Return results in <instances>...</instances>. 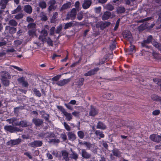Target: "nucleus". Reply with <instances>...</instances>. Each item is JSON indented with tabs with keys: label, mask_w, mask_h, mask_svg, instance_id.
<instances>
[{
	"label": "nucleus",
	"mask_w": 161,
	"mask_h": 161,
	"mask_svg": "<svg viewBox=\"0 0 161 161\" xmlns=\"http://www.w3.org/2000/svg\"><path fill=\"white\" fill-rule=\"evenodd\" d=\"M32 90L36 96L39 97L42 96V94L40 91L38 90L36 88H34Z\"/></svg>",
	"instance_id": "obj_36"
},
{
	"label": "nucleus",
	"mask_w": 161,
	"mask_h": 161,
	"mask_svg": "<svg viewBox=\"0 0 161 161\" xmlns=\"http://www.w3.org/2000/svg\"><path fill=\"white\" fill-rule=\"evenodd\" d=\"M36 25L35 23H29L27 26V28L28 30H35Z\"/></svg>",
	"instance_id": "obj_34"
},
{
	"label": "nucleus",
	"mask_w": 161,
	"mask_h": 161,
	"mask_svg": "<svg viewBox=\"0 0 161 161\" xmlns=\"http://www.w3.org/2000/svg\"><path fill=\"white\" fill-rule=\"evenodd\" d=\"M89 114L90 116H94L97 114V111L95 108L91 106Z\"/></svg>",
	"instance_id": "obj_21"
},
{
	"label": "nucleus",
	"mask_w": 161,
	"mask_h": 161,
	"mask_svg": "<svg viewBox=\"0 0 161 161\" xmlns=\"http://www.w3.org/2000/svg\"><path fill=\"white\" fill-rule=\"evenodd\" d=\"M81 155L83 158L86 159L90 158L92 155L88 153L85 149L81 150Z\"/></svg>",
	"instance_id": "obj_13"
},
{
	"label": "nucleus",
	"mask_w": 161,
	"mask_h": 161,
	"mask_svg": "<svg viewBox=\"0 0 161 161\" xmlns=\"http://www.w3.org/2000/svg\"><path fill=\"white\" fill-rule=\"evenodd\" d=\"M71 5L70 2H68L63 4L61 8L60 11H61L69 8Z\"/></svg>",
	"instance_id": "obj_24"
},
{
	"label": "nucleus",
	"mask_w": 161,
	"mask_h": 161,
	"mask_svg": "<svg viewBox=\"0 0 161 161\" xmlns=\"http://www.w3.org/2000/svg\"><path fill=\"white\" fill-rule=\"evenodd\" d=\"M1 79H10L11 76L8 72L3 71L1 72Z\"/></svg>",
	"instance_id": "obj_18"
},
{
	"label": "nucleus",
	"mask_w": 161,
	"mask_h": 161,
	"mask_svg": "<svg viewBox=\"0 0 161 161\" xmlns=\"http://www.w3.org/2000/svg\"><path fill=\"white\" fill-rule=\"evenodd\" d=\"M5 30L6 31H8L9 33L11 34L15 33L17 31L16 28L14 27L8 25L6 26Z\"/></svg>",
	"instance_id": "obj_14"
},
{
	"label": "nucleus",
	"mask_w": 161,
	"mask_h": 161,
	"mask_svg": "<svg viewBox=\"0 0 161 161\" xmlns=\"http://www.w3.org/2000/svg\"><path fill=\"white\" fill-rule=\"evenodd\" d=\"M40 16L41 18V20L42 21H46L48 19L46 14L43 12H42L41 13Z\"/></svg>",
	"instance_id": "obj_33"
},
{
	"label": "nucleus",
	"mask_w": 161,
	"mask_h": 161,
	"mask_svg": "<svg viewBox=\"0 0 161 161\" xmlns=\"http://www.w3.org/2000/svg\"><path fill=\"white\" fill-rule=\"evenodd\" d=\"M158 18L157 20V22L159 24L161 22V11L158 14Z\"/></svg>",
	"instance_id": "obj_62"
},
{
	"label": "nucleus",
	"mask_w": 161,
	"mask_h": 161,
	"mask_svg": "<svg viewBox=\"0 0 161 161\" xmlns=\"http://www.w3.org/2000/svg\"><path fill=\"white\" fill-rule=\"evenodd\" d=\"M35 30H29L28 34L30 36H33L35 34Z\"/></svg>",
	"instance_id": "obj_46"
},
{
	"label": "nucleus",
	"mask_w": 161,
	"mask_h": 161,
	"mask_svg": "<svg viewBox=\"0 0 161 161\" xmlns=\"http://www.w3.org/2000/svg\"><path fill=\"white\" fill-rule=\"evenodd\" d=\"M64 125L65 129L68 131H69L71 130V128L65 122L64 123Z\"/></svg>",
	"instance_id": "obj_52"
},
{
	"label": "nucleus",
	"mask_w": 161,
	"mask_h": 161,
	"mask_svg": "<svg viewBox=\"0 0 161 161\" xmlns=\"http://www.w3.org/2000/svg\"><path fill=\"white\" fill-rule=\"evenodd\" d=\"M62 29V25L61 24L58 26L57 29L55 31V33L57 34H59Z\"/></svg>",
	"instance_id": "obj_48"
},
{
	"label": "nucleus",
	"mask_w": 161,
	"mask_h": 161,
	"mask_svg": "<svg viewBox=\"0 0 161 161\" xmlns=\"http://www.w3.org/2000/svg\"><path fill=\"white\" fill-rule=\"evenodd\" d=\"M61 137L62 138L64 141H65L67 139V136L64 133L62 134L61 135Z\"/></svg>",
	"instance_id": "obj_61"
},
{
	"label": "nucleus",
	"mask_w": 161,
	"mask_h": 161,
	"mask_svg": "<svg viewBox=\"0 0 161 161\" xmlns=\"http://www.w3.org/2000/svg\"><path fill=\"white\" fill-rule=\"evenodd\" d=\"M46 135V133L42 132L39 134L38 135V136L40 138H43L45 137Z\"/></svg>",
	"instance_id": "obj_60"
},
{
	"label": "nucleus",
	"mask_w": 161,
	"mask_h": 161,
	"mask_svg": "<svg viewBox=\"0 0 161 161\" xmlns=\"http://www.w3.org/2000/svg\"><path fill=\"white\" fill-rule=\"evenodd\" d=\"M112 151L114 156L119 158L121 157V152L118 149H114Z\"/></svg>",
	"instance_id": "obj_25"
},
{
	"label": "nucleus",
	"mask_w": 161,
	"mask_h": 161,
	"mask_svg": "<svg viewBox=\"0 0 161 161\" xmlns=\"http://www.w3.org/2000/svg\"><path fill=\"white\" fill-rule=\"evenodd\" d=\"M23 10L26 13L30 14L32 12V9L31 6L29 5H26L24 6Z\"/></svg>",
	"instance_id": "obj_16"
},
{
	"label": "nucleus",
	"mask_w": 161,
	"mask_h": 161,
	"mask_svg": "<svg viewBox=\"0 0 161 161\" xmlns=\"http://www.w3.org/2000/svg\"><path fill=\"white\" fill-rule=\"evenodd\" d=\"M41 33L44 36H46L48 34L47 31L45 30H42L41 31Z\"/></svg>",
	"instance_id": "obj_63"
},
{
	"label": "nucleus",
	"mask_w": 161,
	"mask_h": 161,
	"mask_svg": "<svg viewBox=\"0 0 161 161\" xmlns=\"http://www.w3.org/2000/svg\"><path fill=\"white\" fill-rule=\"evenodd\" d=\"M26 21L29 23H31L34 21V20L32 18L28 17L26 18Z\"/></svg>",
	"instance_id": "obj_64"
},
{
	"label": "nucleus",
	"mask_w": 161,
	"mask_h": 161,
	"mask_svg": "<svg viewBox=\"0 0 161 161\" xmlns=\"http://www.w3.org/2000/svg\"><path fill=\"white\" fill-rule=\"evenodd\" d=\"M32 122L36 127H39L41 126L43 124L42 119L37 117L34 118L32 119Z\"/></svg>",
	"instance_id": "obj_6"
},
{
	"label": "nucleus",
	"mask_w": 161,
	"mask_h": 161,
	"mask_svg": "<svg viewBox=\"0 0 161 161\" xmlns=\"http://www.w3.org/2000/svg\"><path fill=\"white\" fill-rule=\"evenodd\" d=\"M57 108L59 109L63 114H64L65 111V109L62 106H57Z\"/></svg>",
	"instance_id": "obj_57"
},
{
	"label": "nucleus",
	"mask_w": 161,
	"mask_h": 161,
	"mask_svg": "<svg viewBox=\"0 0 161 161\" xmlns=\"http://www.w3.org/2000/svg\"><path fill=\"white\" fill-rule=\"evenodd\" d=\"M125 11V8L123 6H119L116 8V12L117 14H122Z\"/></svg>",
	"instance_id": "obj_32"
},
{
	"label": "nucleus",
	"mask_w": 161,
	"mask_h": 161,
	"mask_svg": "<svg viewBox=\"0 0 161 161\" xmlns=\"http://www.w3.org/2000/svg\"><path fill=\"white\" fill-rule=\"evenodd\" d=\"M104 8L109 11H111L114 9V6L111 4L108 3L103 6Z\"/></svg>",
	"instance_id": "obj_31"
},
{
	"label": "nucleus",
	"mask_w": 161,
	"mask_h": 161,
	"mask_svg": "<svg viewBox=\"0 0 161 161\" xmlns=\"http://www.w3.org/2000/svg\"><path fill=\"white\" fill-rule=\"evenodd\" d=\"M47 43L49 46H53V42L49 37L47 38Z\"/></svg>",
	"instance_id": "obj_49"
},
{
	"label": "nucleus",
	"mask_w": 161,
	"mask_h": 161,
	"mask_svg": "<svg viewBox=\"0 0 161 161\" xmlns=\"http://www.w3.org/2000/svg\"><path fill=\"white\" fill-rule=\"evenodd\" d=\"M4 129L6 131L10 133H14L17 132H22L23 130L18 127L12 125H5L4 126Z\"/></svg>",
	"instance_id": "obj_1"
},
{
	"label": "nucleus",
	"mask_w": 161,
	"mask_h": 161,
	"mask_svg": "<svg viewBox=\"0 0 161 161\" xmlns=\"http://www.w3.org/2000/svg\"><path fill=\"white\" fill-rule=\"evenodd\" d=\"M153 40V36L152 35H149L147 37V39L144 40L141 43V45L142 47L149 48V46L147 45V44L152 42Z\"/></svg>",
	"instance_id": "obj_3"
},
{
	"label": "nucleus",
	"mask_w": 161,
	"mask_h": 161,
	"mask_svg": "<svg viewBox=\"0 0 161 161\" xmlns=\"http://www.w3.org/2000/svg\"><path fill=\"white\" fill-rule=\"evenodd\" d=\"M21 142V139L18 138L14 140H11L8 141L7 144L8 146H13L19 144Z\"/></svg>",
	"instance_id": "obj_8"
},
{
	"label": "nucleus",
	"mask_w": 161,
	"mask_h": 161,
	"mask_svg": "<svg viewBox=\"0 0 161 161\" xmlns=\"http://www.w3.org/2000/svg\"><path fill=\"white\" fill-rule=\"evenodd\" d=\"M56 2L55 0H50L48 2V4L49 5L48 8V10L50 12L53 10H55L57 8V6H55Z\"/></svg>",
	"instance_id": "obj_5"
},
{
	"label": "nucleus",
	"mask_w": 161,
	"mask_h": 161,
	"mask_svg": "<svg viewBox=\"0 0 161 161\" xmlns=\"http://www.w3.org/2000/svg\"><path fill=\"white\" fill-rule=\"evenodd\" d=\"M92 147V151L95 154H97V150L98 148L97 147L93 145Z\"/></svg>",
	"instance_id": "obj_54"
},
{
	"label": "nucleus",
	"mask_w": 161,
	"mask_h": 161,
	"mask_svg": "<svg viewBox=\"0 0 161 161\" xmlns=\"http://www.w3.org/2000/svg\"><path fill=\"white\" fill-rule=\"evenodd\" d=\"M152 18L151 17H149L147 18L144 19H141V20H139L138 22V23H142L145 21H148L152 19Z\"/></svg>",
	"instance_id": "obj_55"
},
{
	"label": "nucleus",
	"mask_w": 161,
	"mask_h": 161,
	"mask_svg": "<svg viewBox=\"0 0 161 161\" xmlns=\"http://www.w3.org/2000/svg\"><path fill=\"white\" fill-rule=\"evenodd\" d=\"M71 80V78H69L67 79H64L62 80L58 81L56 83V84L59 86H63L69 82Z\"/></svg>",
	"instance_id": "obj_11"
},
{
	"label": "nucleus",
	"mask_w": 161,
	"mask_h": 161,
	"mask_svg": "<svg viewBox=\"0 0 161 161\" xmlns=\"http://www.w3.org/2000/svg\"><path fill=\"white\" fill-rule=\"evenodd\" d=\"M8 24L9 25V26L15 27L17 25L18 23L14 19H12L9 21Z\"/></svg>",
	"instance_id": "obj_35"
},
{
	"label": "nucleus",
	"mask_w": 161,
	"mask_h": 161,
	"mask_svg": "<svg viewBox=\"0 0 161 161\" xmlns=\"http://www.w3.org/2000/svg\"><path fill=\"white\" fill-rule=\"evenodd\" d=\"M123 36L126 40L130 42L132 40V37L131 33L128 30H125L123 33Z\"/></svg>",
	"instance_id": "obj_7"
},
{
	"label": "nucleus",
	"mask_w": 161,
	"mask_h": 161,
	"mask_svg": "<svg viewBox=\"0 0 161 161\" xmlns=\"http://www.w3.org/2000/svg\"><path fill=\"white\" fill-rule=\"evenodd\" d=\"M19 126L22 127H26L30 125L28 124V122L26 120H21L19 122Z\"/></svg>",
	"instance_id": "obj_23"
},
{
	"label": "nucleus",
	"mask_w": 161,
	"mask_h": 161,
	"mask_svg": "<svg viewBox=\"0 0 161 161\" xmlns=\"http://www.w3.org/2000/svg\"><path fill=\"white\" fill-rule=\"evenodd\" d=\"M61 76V75H58L53 77L52 78V80L53 81H57L60 79Z\"/></svg>",
	"instance_id": "obj_56"
},
{
	"label": "nucleus",
	"mask_w": 161,
	"mask_h": 161,
	"mask_svg": "<svg viewBox=\"0 0 161 161\" xmlns=\"http://www.w3.org/2000/svg\"><path fill=\"white\" fill-rule=\"evenodd\" d=\"M21 7L20 5H19L17 8L14 10L12 11V14H14L20 11L21 10Z\"/></svg>",
	"instance_id": "obj_41"
},
{
	"label": "nucleus",
	"mask_w": 161,
	"mask_h": 161,
	"mask_svg": "<svg viewBox=\"0 0 161 161\" xmlns=\"http://www.w3.org/2000/svg\"><path fill=\"white\" fill-rule=\"evenodd\" d=\"M9 79H1L2 84L5 86H8L9 85Z\"/></svg>",
	"instance_id": "obj_37"
},
{
	"label": "nucleus",
	"mask_w": 161,
	"mask_h": 161,
	"mask_svg": "<svg viewBox=\"0 0 161 161\" xmlns=\"http://www.w3.org/2000/svg\"><path fill=\"white\" fill-rule=\"evenodd\" d=\"M77 135L78 137L81 139L83 138L85 136L84 132L82 130L78 131Z\"/></svg>",
	"instance_id": "obj_42"
},
{
	"label": "nucleus",
	"mask_w": 161,
	"mask_h": 161,
	"mask_svg": "<svg viewBox=\"0 0 161 161\" xmlns=\"http://www.w3.org/2000/svg\"><path fill=\"white\" fill-rule=\"evenodd\" d=\"M23 16V14L20 13L15 15L14 18L17 19H19L22 18Z\"/></svg>",
	"instance_id": "obj_47"
},
{
	"label": "nucleus",
	"mask_w": 161,
	"mask_h": 161,
	"mask_svg": "<svg viewBox=\"0 0 161 161\" xmlns=\"http://www.w3.org/2000/svg\"><path fill=\"white\" fill-rule=\"evenodd\" d=\"M96 127L97 129H99L102 130H105L107 128L106 126L103 122L99 121Z\"/></svg>",
	"instance_id": "obj_26"
},
{
	"label": "nucleus",
	"mask_w": 161,
	"mask_h": 161,
	"mask_svg": "<svg viewBox=\"0 0 161 161\" xmlns=\"http://www.w3.org/2000/svg\"><path fill=\"white\" fill-rule=\"evenodd\" d=\"M72 153L70 154V158L75 160H77L78 158V155L74 151H73L71 148L70 149Z\"/></svg>",
	"instance_id": "obj_28"
},
{
	"label": "nucleus",
	"mask_w": 161,
	"mask_h": 161,
	"mask_svg": "<svg viewBox=\"0 0 161 161\" xmlns=\"http://www.w3.org/2000/svg\"><path fill=\"white\" fill-rule=\"evenodd\" d=\"M111 13L109 11L105 12L102 16V19L103 20L108 19L111 16Z\"/></svg>",
	"instance_id": "obj_20"
},
{
	"label": "nucleus",
	"mask_w": 161,
	"mask_h": 161,
	"mask_svg": "<svg viewBox=\"0 0 161 161\" xmlns=\"http://www.w3.org/2000/svg\"><path fill=\"white\" fill-rule=\"evenodd\" d=\"M99 70V68H95L88 71V72L85 73L84 75L85 76H90L94 75Z\"/></svg>",
	"instance_id": "obj_15"
},
{
	"label": "nucleus",
	"mask_w": 161,
	"mask_h": 161,
	"mask_svg": "<svg viewBox=\"0 0 161 161\" xmlns=\"http://www.w3.org/2000/svg\"><path fill=\"white\" fill-rule=\"evenodd\" d=\"M67 136L69 140L74 141L76 139V136L75 133L72 131L67 133Z\"/></svg>",
	"instance_id": "obj_17"
},
{
	"label": "nucleus",
	"mask_w": 161,
	"mask_h": 161,
	"mask_svg": "<svg viewBox=\"0 0 161 161\" xmlns=\"http://www.w3.org/2000/svg\"><path fill=\"white\" fill-rule=\"evenodd\" d=\"M160 97L158 96V95H152L151 98L154 101H159V99Z\"/></svg>",
	"instance_id": "obj_44"
},
{
	"label": "nucleus",
	"mask_w": 161,
	"mask_h": 161,
	"mask_svg": "<svg viewBox=\"0 0 161 161\" xmlns=\"http://www.w3.org/2000/svg\"><path fill=\"white\" fill-rule=\"evenodd\" d=\"M79 144L80 145L85 146L88 149H90L92 147V146H93V145L87 142H79Z\"/></svg>",
	"instance_id": "obj_27"
},
{
	"label": "nucleus",
	"mask_w": 161,
	"mask_h": 161,
	"mask_svg": "<svg viewBox=\"0 0 161 161\" xmlns=\"http://www.w3.org/2000/svg\"><path fill=\"white\" fill-rule=\"evenodd\" d=\"M75 6L76 8V10L79 11L80 10V2L79 1H77L75 3Z\"/></svg>",
	"instance_id": "obj_58"
},
{
	"label": "nucleus",
	"mask_w": 161,
	"mask_h": 161,
	"mask_svg": "<svg viewBox=\"0 0 161 161\" xmlns=\"http://www.w3.org/2000/svg\"><path fill=\"white\" fill-rule=\"evenodd\" d=\"M46 135H47L46 138L54 137V134L51 132H47Z\"/></svg>",
	"instance_id": "obj_53"
},
{
	"label": "nucleus",
	"mask_w": 161,
	"mask_h": 161,
	"mask_svg": "<svg viewBox=\"0 0 161 161\" xmlns=\"http://www.w3.org/2000/svg\"><path fill=\"white\" fill-rule=\"evenodd\" d=\"M12 120L13 124L14 123V124L15 126H19V119H17L16 118L13 117L12 118Z\"/></svg>",
	"instance_id": "obj_40"
},
{
	"label": "nucleus",
	"mask_w": 161,
	"mask_h": 161,
	"mask_svg": "<svg viewBox=\"0 0 161 161\" xmlns=\"http://www.w3.org/2000/svg\"><path fill=\"white\" fill-rule=\"evenodd\" d=\"M63 159L66 161H69V153L66 150H63L61 151Z\"/></svg>",
	"instance_id": "obj_19"
},
{
	"label": "nucleus",
	"mask_w": 161,
	"mask_h": 161,
	"mask_svg": "<svg viewBox=\"0 0 161 161\" xmlns=\"http://www.w3.org/2000/svg\"><path fill=\"white\" fill-rule=\"evenodd\" d=\"M73 23L72 22L67 23L64 25V29L65 30H66L69 28L71 27L73 25Z\"/></svg>",
	"instance_id": "obj_43"
},
{
	"label": "nucleus",
	"mask_w": 161,
	"mask_h": 161,
	"mask_svg": "<svg viewBox=\"0 0 161 161\" xmlns=\"http://www.w3.org/2000/svg\"><path fill=\"white\" fill-rule=\"evenodd\" d=\"M58 13L57 12L53 13V15L51 19V23H55L57 21V19L58 17Z\"/></svg>",
	"instance_id": "obj_29"
},
{
	"label": "nucleus",
	"mask_w": 161,
	"mask_h": 161,
	"mask_svg": "<svg viewBox=\"0 0 161 161\" xmlns=\"http://www.w3.org/2000/svg\"><path fill=\"white\" fill-rule=\"evenodd\" d=\"M55 31V28L54 27H52L50 30V35H53L54 34V32Z\"/></svg>",
	"instance_id": "obj_59"
},
{
	"label": "nucleus",
	"mask_w": 161,
	"mask_h": 161,
	"mask_svg": "<svg viewBox=\"0 0 161 161\" xmlns=\"http://www.w3.org/2000/svg\"><path fill=\"white\" fill-rule=\"evenodd\" d=\"M135 50V46L134 45H131L130 46V48L127 50V51L131 53V52Z\"/></svg>",
	"instance_id": "obj_51"
},
{
	"label": "nucleus",
	"mask_w": 161,
	"mask_h": 161,
	"mask_svg": "<svg viewBox=\"0 0 161 161\" xmlns=\"http://www.w3.org/2000/svg\"><path fill=\"white\" fill-rule=\"evenodd\" d=\"M43 142L40 140H35L30 143L28 145L31 147L36 148L41 147L42 146Z\"/></svg>",
	"instance_id": "obj_4"
},
{
	"label": "nucleus",
	"mask_w": 161,
	"mask_h": 161,
	"mask_svg": "<svg viewBox=\"0 0 161 161\" xmlns=\"http://www.w3.org/2000/svg\"><path fill=\"white\" fill-rule=\"evenodd\" d=\"M92 3L91 0H84L82 4V7L85 9H87L90 7Z\"/></svg>",
	"instance_id": "obj_12"
},
{
	"label": "nucleus",
	"mask_w": 161,
	"mask_h": 161,
	"mask_svg": "<svg viewBox=\"0 0 161 161\" xmlns=\"http://www.w3.org/2000/svg\"><path fill=\"white\" fill-rule=\"evenodd\" d=\"M64 114L66 117L67 120L70 121L72 119V116L70 113L66 112Z\"/></svg>",
	"instance_id": "obj_38"
},
{
	"label": "nucleus",
	"mask_w": 161,
	"mask_h": 161,
	"mask_svg": "<svg viewBox=\"0 0 161 161\" xmlns=\"http://www.w3.org/2000/svg\"><path fill=\"white\" fill-rule=\"evenodd\" d=\"M84 79L82 78L79 79L78 82V86L80 87L83 84Z\"/></svg>",
	"instance_id": "obj_45"
},
{
	"label": "nucleus",
	"mask_w": 161,
	"mask_h": 161,
	"mask_svg": "<svg viewBox=\"0 0 161 161\" xmlns=\"http://www.w3.org/2000/svg\"><path fill=\"white\" fill-rule=\"evenodd\" d=\"M38 5L42 9L45 8L47 7L46 2L43 0H40L39 1Z\"/></svg>",
	"instance_id": "obj_30"
},
{
	"label": "nucleus",
	"mask_w": 161,
	"mask_h": 161,
	"mask_svg": "<svg viewBox=\"0 0 161 161\" xmlns=\"http://www.w3.org/2000/svg\"><path fill=\"white\" fill-rule=\"evenodd\" d=\"M95 134L97 136H99L100 138H104V135L103 133V132L99 130H96L95 132Z\"/></svg>",
	"instance_id": "obj_39"
},
{
	"label": "nucleus",
	"mask_w": 161,
	"mask_h": 161,
	"mask_svg": "<svg viewBox=\"0 0 161 161\" xmlns=\"http://www.w3.org/2000/svg\"><path fill=\"white\" fill-rule=\"evenodd\" d=\"M116 46V43L115 42V40H114L113 42L110 46V47L111 50H114Z\"/></svg>",
	"instance_id": "obj_50"
},
{
	"label": "nucleus",
	"mask_w": 161,
	"mask_h": 161,
	"mask_svg": "<svg viewBox=\"0 0 161 161\" xmlns=\"http://www.w3.org/2000/svg\"><path fill=\"white\" fill-rule=\"evenodd\" d=\"M77 14L76 9L75 8H72L70 12H69L66 15L65 20H68L70 19L73 20L75 19Z\"/></svg>",
	"instance_id": "obj_2"
},
{
	"label": "nucleus",
	"mask_w": 161,
	"mask_h": 161,
	"mask_svg": "<svg viewBox=\"0 0 161 161\" xmlns=\"http://www.w3.org/2000/svg\"><path fill=\"white\" fill-rule=\"evenodd\" d=\"M110 24L111 23L109 22L101 21L98 22L97 25L99 26L101 30H103L106 27L109 26Z\"/></svg>",
	"instance_id": "obj_10"
},
{
	"label": "nucleus",
	"mask_w": 161,
	"mask_h": 161,
	"mask_svg": "<svg viewBox=\"0 0 161 161\" xmlns=\"http://www.w3.org/2000/svg\"><path fill=\"white\" fill-rule=\"evenodd\" d=\"M150 138L154 142H161V134L159 136L156 134H153L150 135Z\"/></svg>",
	"instance_id": "obj_9"
},
{
	"label": "nucleus",
	"mask_w": 161,
	"mask_h": 161,
	"mask_svg": "<svg viewBox=\"0 0 161 161\" xmlns=\"http://www.w3.org/2000/svg\"><path fill=\"white\" fill-rule=\"evenodd\" d=\"M155 25V24L153 23L151 24V25L150 26H148L147 25V24H146L144 25H141L140 26H139V28L140 30H143L147 28H148L149 29H151L154 27Z\"/></svg>",
	"instance_id": "obj_22"
}]
</instances>
